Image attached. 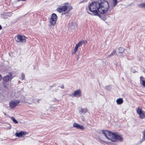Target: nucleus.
<instances>
[{"label":"nucleus","mask_w":145,"mask_h":145,"mask_svg":"<svg viewBox=\"0 0 145 145\" xmlns=\"http://www.w3.org/2000/svg\"><path fill=\"white\" fill-rule=\"evenodd\" d=\"M109 5L108 1L105 0H99L98 2H92L89 5V9H99L105 8L108 9Z\"/></svg>","instance_id":"1"},{"label":"nucleus","mask_w":145,"mask_h":145,"mask_svg":"<svg viewBox=\"0 0 145 145\" xmlns=\"http://www.w3.org/2000/svg\"><path fill=\"white\" fill-rule=\"evenodd\" d=\"M103 133L107 139L113 142H116L118 140L121 141H123L122 135L118 134L117 133H114L108 130H103Z\"/></svg>","instance_id":"2"},{"label":"nucleus","mask_w":145,"mask_h":145,"mask_svg":"<svg viewBox=\"0 0 145 145\" xmlns=\"http://www.w3.org/2000/svg\"><path fill=\"white\" fill-rule=\"evenodd\" d=\"M107 11V10H87V12L92 15L98 16L101 19L105 21L106 18L104 14L106 13Z\"/></svg>","instance_id":"3"},{"label":"nucleus","mask_w":145,"mask_h":145,"mask_svg":"<svg viewBox=\"0 0 145 145\" xmlns=\"http://www.w3.org/2000/svg\"><path fill=\"white\" fill-rule=\"evenodd\" d=\"M57 18V17L56 14L53 13L52 14L50 21L51 25L54 26L56 25Z\"/></svg>","instance_id":"4"},{"label":"nucleus","mask_w":145,"mask_h":145,"mask_svg":"<svg viewBox=\"0 0 145 145\" xmlns=\"http://www.w3.org/2000/svg\"><path fill=\"white\" fill-rule=\"evenodd\" d=\"M20 102V101L19 100L15 101H12L9 103V106L10 108L11 109H14L17 106L19 103Z\"/></svg>","instance_id":"5"},{"label":"nucleus","mask_w":145,"mask_h":145,"mask_svg":"<svg viewBox=\"0 0 145 145\" xmlns=\"http://www.w3.org/2000/svg\"><path fill=\"white\" fill-rule=\"evenodd\" d=\"M72 7L68 3H64L63 6H59L57 9H72Z\"/></svg>","instance_id":"6"},{"label":"nucleus","mask_w":145,"mask_h":145,"mask_svg":"<svg viewBox=\"0 0 145 145\" xmlns=\"http://www.w3.org/2000/svg\"><path fill=\"white\" fill-rule=\"evenodd\" d=\"M137 112L138 114L139 115L140 117L142 119H143L145 118V114L142 109L140 108H138L137 109Z\"/></svg>","instance_id":"7"},{"label":"nucleus","mask_w":145,"mask_h":145,"mask_svg":"<svg viewBox=\"0 0 145 145\" xmlns=\"http://www.w3.org/2000/svg\"><path fill=\"white\" fill-rule=\"evenodd\" d=\"M17 38L19 42H26V37L25 36L18 35Z\"/></svg>","instance_id":"8"},{"label":"nucleus","mask_w":145,"mask_h":145,"mask_svg":"<svg viewBox=\"0 0 145 145\" xmlns=\"http://www.w3.org/2000/svg\"><path fill=\"white\" fill-rule=\"evenodd\" d=\"M72 95L75 97H79L82 95L80 89L74 91Z\"/></svg>","instance_id":"9"},{"label":"nucleus","mask_w":145,"mask_h":145,"mask_svg":"<svg viewBox=\"0 0 145 145\" xmlns=\"http://www.w3.org/2000/svg\"><path fill=\"white\" fill-rule=\"evenodd\" d=\"M12 78V74H10L9 76L7 75L4 76L3 79V80L4 82H7L10 79L11 80Z\"/></svg>","instance_id":"10"},{"label":"nucleus","mask_w":145,"mask_h":145,"mask_svg":"<svg viewBox=\"0 0 145 145\" xmlns=\"http://www.w3.org/2000/svg\"><path fill=\"white\" fill-rule=\"evenodd\" d=\"M26 134V132L25 131H21L19 133H16V137H21L24 136Z\"/></svg>","instance_id":"11"},{"label":"nucleus","mask_w":145,"mask_h":145,"mask_svg":"<svg viewBox=\"0 0 145 145\" xmlns=\"http://www.w3.org/2000/svg\"><path fill=\"white\" fill-rule=\"evenodd\" d=\"M73 126L74 127L77 128L78 129H84V127L83 126L81 125H80L76 123H73Z\"/></svg>","instance_id":"12"},{"label":"nucleus","mask_w":145,"mask_h":145,"mask_svg":"<svg viewBox=\"0 0 145 145\" xmlns=\"http://www.w3.org/2000/svg\"><path fill=\"white\" fill-rule=\"evenodd\" d=\"M140 82H142V86L145 88V81L144 80V78L143 76H141L140 78Z\"/></svg>","instance_id":"13"},{"label":"nucleus","mask_w":145,"mask_h":145,"mask_svg":"<svg viewBox=\"0 0 145 145\" xmlns=\"http://www.w3.org/2000/svg\"><path fill=\"white\" fill-rule=\"evenodd\" d=\"M79 112L80 113H85L88 112V110L86 108H81L79 111Z\"/></svg>","instance_id":"14"},{"label":"nucleus","mask_w":145,"mask_h":145,"mask_svg":"<svg viewBox=\"0 0 145 145\" xmlns=\"http://www.w3.org/2000/svg\"><path fill=\"white\" fill-rule=\"evenodd\" d=\"M123 100L121 98H120L116 100V103L118 105H120L123 103Z\"/></svg>","instance_id":"15"},{"label":"nucleus","mask_w":145,"mask_h":145,"mask_svg":"<svg viewBox=\"0 0 145 145\" xmlns=\"http://www.w3.org/2000/svg\"><path fill=\"white\" fill-rule=\"evenodd\" d=\"M139 7L141 8H145V3H143L138 5Z\"/></svg>","instance_id":"16"},{"label":"nucleus","mask_w":145,"mask_h":145,"mask_svg":"<svg viewBox=\"0 0 145 145\" xmlns=\"http://www.w3.org/2000/svg\"><path fill=\"white\" fill-rule=\"evenodd\" d=\"M78 47L76 45V46L75 47V48H74V51L72 52V54H75L76 53V52H77L78 50Z\"/></svg>","instance_id":"17"},{"label":"nucleus","mask_w":145,"mask_h":145,"mask_svg":"<svg viewBox=\"0 0 145 145\" xmlns=\"http://www.w3.org/2000/svg\"><path fill=\"white\" fill-rule=\"evenodd\" d=\"M124 48L122 47H120L119 48V51L120 53H123L124 51Z\"/></svg>","instance_id":"18"},{"label":"nucleus","mask_w":145,"mask_h":145,"mask_svg":"<svg viewBox=\"0 0 145 145\" xmlns=\"http://www.w3.org/2000/svg\"><path fill=\"white\" fill-rule=\"evenodd\" d=\"M10 118L15 123L17 124L18 123V121L15 119V118L14 117H12Z\"/></svg>","instance_id":"19"},{"label":"nucleus","mask_w":145,"mask_h":145,"mask_svg":"<svg viewBox=\"0 0 145 145\" xmlns=\"http://www.w3.org/2000/svg\"><path fill=\"white\" fill-rule=\"evenodd\" d=\"M143 137L142 139V141H144L145 140V129L142 132Z\"/></svg>","instance_id":"20"},{"label":"nucleus","mask_w":145,"mask_h":145,"mask_svg":"<svg viewBox=\"0 0 145 145\" xmlns=\"http://www.w3.org/2000/svg\"><path fill=\"white\" fill-rule=\"evenodd\" d=\"M70 10H65L63 11V12L61 14L62 15H63L64 14H67L70 11Z\"/></svg>","instance_id":"21"},{"label":"nucleus","mask_w":145,"mask_h":145,"mask_svg":"<svg viewBox=\"0 0 145 145\" xmlns=\"http://www.w3.org/2000/svg\"><path fill=\"white\" fill-rule=\"evenodd\" d=\"M83 42L82 41L78 42V44H76V45L78 46V47L81 46L82 44H83Z\"/></svg>","instance_id":"22"},{"label":"nucleus","mask_w":145,"mask_h":145,"mask_svg":"<svg viewBox=\"0 0 145 145\" xmlns=\"http://www.w3.org/2000/svg\"><path fill=\"white\" fill-rule=\"evenodd\" d=\"M116 53V51L115 50H114L108 56V57H110V56H113L114 54Z\"/></svg>","instance_id":"23"},{"label":"nucleus","mask_w":145,"mask_h":145,"mask_svg":"<svg viewBox=\"0 0 145 145\" xmlns=\"http://www.w3.org/2000/svg\"><path fill=\"white\" fill-rule=\"evenodd\" d=\"M58 12L59 13H63V11L65 10H57Z\"/></svg>","instance_id":"24"},{"label":"nucleus","mask_w":145,"mask_h":145,"mask_svg":"<svg viewBox=\"0 0 145 145\" xmlns=\"http://www.w3.org/2000/svg\"><path fill=\"white\" fill-rule=\"evenodd\" d=\"M113 3L114 6H115L117 3L118 2L117 0H113Z\"/></svg>","instance_id":"25"},{"label":"nucleus","mask_w":145,"mask_h":145,"mask_svg":"<svg viewBox=\"0 0 145 145\" xmlns=\"http://www.w3.org/2000/svg\"><path fill=\"white\" fill-rule=\"evenodd\" d=\"M21 78L22 80H23L25 78V76L24 74H22Z\"/></svg>","instance_id":"26"},{"label":"nucleus","mask_w":145,"mask_h":145,"mask_svg":"<svg viewBox=\"0 0 145 145\" xmlns=\"http://www.w3.org/2000/svg\"><path fill=\"white\" fill-rule=\"evenodd\" d=\"M82 41L83 42V44H86L87 43V41L86 40Z\"/></svg>","instance_id":"27"},{"label":"nucleus","mask_w":145,"mask_h":145,"mask_svg":"<svg viewBox=\"0 0 145 145\" xmlns=\"http://www.w3.org/2000/svg\"><path fill=\"white\" fill-rule=\"evenodd\" d=\"M5 83H3V84L4 86V87L6 88H7V86L6 85H5Z\"/></svg>","instance_id":"28"},{"label":"nucleus","mask_w":145,"mask_h":145,"mask_svg":"<svg viewBox=\"0 0 145 145\" xmlns=\"http://www.w3.org/2000/svg\"><path fill=\"white\" fill-rule=\"evenodd\" d=\"M103 142H105L106 144H109L110 143V142H106L105 141H103Z\"/></svg>","instance_id":"29"},{"label":"nucleus","mask_w":145,"mask_h":145,"mask_svg":"<svg viewBox=\"0 0 145 145\" xmlns=\"http://www.w3.org/2000/svg\"><path fill=\"white\" fill-rule=\"evenodd\" d=\"M60 88L62 89H64V87L63 85H62L60 87Z\"/></svg>","instance_id":"30"},{"label":"nucleus","mask_w":145,"mask_h":145,"mask_svg":"<svg viewBox=\"0 0 145 145\" xmlns=\"http://www.w3.org/2000/svg\"><path fill=\"white\" fill-rule=\"evenodd\" d=\"M2 78V76L1 74H0V81H1Z\"/></svg>","instance_id":"31"},{"label":"nucleus","mask_w":145,"mask_h":145,"mask_svg":"<svg viewBox=\"0 0 145 145\" xmlns=\"http://www.w3.org/2000/svg\"><path fill=\"white\" fill-rule=\"evenodd\" d=\"M18 1H25L26 0H17Z\"/></svg>","instance_id":"32"},{"label":"nucleus","mask_w":145,"mask_h":145,"mask_svg":"<svg viewBox=\"0 0 145 145\" xmlns=\"http://www.w3.org/2000/svg\"><path fill=\"white\" fill-rule=\"evenodd\" d=\"M2 29V26L0 25V30H1Z\"/></svg>","instance_id":"33"},{"label":"nucleus","mask_w":145,"mask_h":145,"mask_svg":"<svg viewBox=\"0 0 145 145\" xmlns=\"http://www.w3.org/2000/svg\"><path fill=\"white\" fill-rule=\"evenodd\" d=\"M84 2H85V1H83L81 2V3H83Z\"/></svg>","instance_id":"34"},{"label":"nucleus","mask_w":145,"mask_h":145,"mask_svg":"<svg viewBox=\"0 0 145 145\" xmlns=\"http://www.w3.org/2000/svg\"><path fill=\"white\" fill-rule=\"evenodd\" d=\"M144 113H145V112H144Z\"/></svg>","instance_id":"35"}]
</instances>
